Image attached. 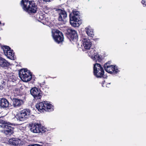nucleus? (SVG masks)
<instances>
[{"instance_id":"nucleus-12","label":"nucleus","mask_w":146,"mask_h":146,"mask_svg":"<svg viewBox=\"0 0 146 146\" xmlns=\"http://www.w3.org/2000/svg\"><path fill=\"white\" fill-rule=\"evenodd\" d=\"M2 48L5 55L7 58L11 59L13 58L14 53L13 52V50H11L9 47L7 46H3Z\"/></svg>"},{"instance_id":"nucleus-10","label":"nucleus","mask_w":146,"mask_h":146,"mask_svg":"<svg viewBox=\"0 0 146 146\" xmlns=\"http://www.w3.org/2000/svg\"><path fill=\"white\" fill-rule=\"evenodd\" d=\"M53 36L55 41L58 43H60L64 40L62 33L58 30H56L53 34Z\"/></svg>"},{"instance_id":"nucleus-25","label":"nucleus","mask_w":146,"mask_h":146,"mask_svg":"<svg viewBox=\"0 0 146 146\" xmlns=\"http://www.w3.org/2000/svg\"><path fill=\"white\" fill-rule=\"evenodd\" d=\"M13 91L14 93L17 95H19L21 94V90L19 88H17L15 87L13 90Z\"/></svg>"},{"instance_id":"nucleus-8","label":"nucleus","mask_w":146,"mask_h":146,"mask_svg":"<svg viewBox=\"0 0 146 146\" xmlns=\"http://www.w3.org/2000/svg\"><path fill=\"white\" fill-rule=\"evenodd\" d=\"M66 34L70 40L75 42L77 41L78 35L75 30L71 29H68L66 30Z\"/></svg>"},{"instance_id":"nucleus-15","label":"nucleus","mask_w":146,"mask_h":146,"mask_svg":"<svg viewBox=\"0 0 146 146\" xmlns=\"http://www.w3.org/2000/svg\"><path fill=\"white\" fill-rule=\"evenodd\" d=\"M107 68L105 69L107 72L113 74H115L119 71L117 66L115 65H112L110 66H107Z\"/></svg>"},{"instance_id":"nucleus-11","label":"nucleus","mask_w":146,"mask_h":146,"mask_svg":"<svg viewBox=\"0 0 146 146\" xmlns=\"http://www.w3.org/2000/svg\"><path fill=\"white\" fill-rule=\"evenodd\" d=\"M56 11L58 14V21L61 22H64L65 20L67 17L66 12L64 9H56Z\"/></svg>"},{"instance_id":"nucleus-2","label":"nucleus","mask_w":146,"mask_h":146,"mask_svg":"<svg viewBox=\"0 0 146 146\" xmlns=\"http://www.w3.org/2000/svg\"><path fill=\"white\" fill-rule=\"evenodd\" d=\"M36 108L40 113L45 111H51L54 110L53 106L47 101H43L37 103L35 105Z\"/></svg>"},{"instance_id":"nucleus-14","label":"nucleus","mask_w":146,"mask_h":146,"mask_svg":"<svg viewBox=\"0 0 146 146\" xmlns=\"http://www.w3.org/2000/svg\"><path fill=\"white\" fill-rule=\"evenodd\" d=\"M11 99L12 102V106L15 108L21 107L23 104L24 102L22 100L16 98H11Z\"/></svg>"},{"instance_id":"nucleus-1","label":"nucleus","mask_w":146,"mask_h":146,"mask_svg":"<svg viewBox=\"0 0 146 146\" xmlns=\"http://www.w3.org/2000/svg\"><path fill=\"white\" fill-rule=\"evenodd\" d=\"M20 5L23 10L29 15L36 13L38 7L35 1L33 0H21Z\"/></svg>"},{"instance_id":"nucleus-17","label":"nucleus","mask_w":146,"mask_h":146,"mask_svg":"<svg viewBox=\"0 0 146 146\" xmlns=\"http://www.w3.org/2000/svg\"><path fill=\"white\" fill-rule=\"evenodd\" d=\"M70 22L72 26L76 27H77L78 17L70 14L69 15Z\"/></svg>"},{"instance_id":"nucleus-33","label":"nucleus","mask_w":146,"mask_h":146,"mask_svg":"<svg viewBox=\"0 0 146 146\" xmlns=\"http://www.w3.org/2000/svg\"><path fill=\"white\" fill-rule=\"evenodd\" d=\"M3 46H2L1 44H0V48H1V49H2V47Z\"/></svg>"},{"instance_id":"nucleus-20","label":"nucleus","mask_w":146,"mask_h":146,"mask_svg":"<svg viewBox=\"0 0 146 146\" xmlns=\"http://www.w3.org/2000/svg\"><path fill=\"white\" fill-rule=\"evenodd\" d=\"M9 63L2 57H0V65L3 67H7L9 65Z\"/></svg>"},{"instance_id":"nucleus-22","label":"nucleus","mask_w":146,"mask_h":146,"mask_svg":"<svg viewBox=\"0 0 146 146\" xmlns=\"http://www.w3.org/2000/svg\"><path fill=\"white\" fill-rule=\"evenodd\" d=\"M86 32L88 35L91 37H93L94 35L92 29H90L87 28H86Z\"/></svg>"},{"instance_id":"nucleus-21","label":"nucleus","mask_w":146,"mask_h":146,"mask_svg":"<svg viewBox=\"0 0 146 146\" xmlns=\"http://www.w3.org/2000/svg\"><path fill=\"white\" fill-rule=\"evenodd\" d=\"M7 123V121L3 120V117H0V124H1L0 126L1 127L3 128L5 125H6L7 124H8Z\"/></svg>"},{"instance_id":"nucleus-26","label":"nucleus","mask_w":146,"mask_h":146,"mask_svg":"<svg viewBox=\"0 0 146 146\" xmlns=\"http://www.w3.org/2000/svg\"><path fill=\"white\" fill-rule=\"evenodd\" d=\"M42 90L44 91L45 92L47 91L49 88V87L48 86H46L45 85L43 84L42 86Z\"/></svg>"},{"instance_id":"nucleus-29","label":"nucleus","mask_w":146,"mask_h":146,"mask_svg":"<svg viewBox=\"0 0 146 146\" xmlns=\"http://www.w3.org/2000/svg\"><path fill=\"white\" fill-rule=\"evenodd\" d=\"M141 3L144 7L146 6V0H142Z\"/></svg>"},{"instance_id":"nucleus-6","label":"nucleus","mask_w":146,"mask_h":146,"mask_svg":"<svg viewBox=\"0 0 146 146\" xmlns=\"http://www.w3.org/2000/svg\"><path fill=\"white\" fill-rule=\"evenodd\" d=\"M44 129L43 126L40 123L35 122L30 125V130L33 133H44L46 131Z\"/></svg>"},{"instance_id":"nucleus-28","label":"nucleus","mask_w":146,"mask_h":146,"mask_svg":"<svg viewBox=\"0 0 146 146\" xmlns=\"http://www.w3.org/2000/svg\"><path fill=\"white\" fill-rule=\"evenodd\" d=\"M72 15H74L76 17H79V15L78 14V12L77 11H73L72 12Z\"/></svg>"},{"instance_id":"nucleus-30","label":"nucleus","mask_w":146,"mask_h":146,"mask_svg":"<svg viewBox=\"0 0 146 146\" xmlns=\"http://www.w3.org/2000/svg\"><path fill=\"white\" fill-rule=\"evenodd\" d=\"M4 88V86L3 85H0V90H3Z\"/></svg>"},{"instance_id":"nucleus-34","label":"nucleus","mask_w":146,"mask_h":146,"mask_svg":"<svg viewBox=\"0 0 146 146\" xmlns=\"http://www.w3.org/2000/svg\"><path fill=\"white\" fill-rule=\"evenodd\" d=\"M1 24V22L0 21V24Z\"/></svg>"},{"instance_id":"nucleus-32","label":"nucleus","mask_w":146,"mask_h":146,"mask_svg":"<svg viewBox=\"0 0 146 146\" xmlns=\"http://www.w3.org/2000/svg\"><path fill=\"white\" fill-rule=\"evenodd\" d=\"M9 82H12V83H13L14 81L13 80H9Z\"/></svg>"},{"instance_id":"nucleus-18","label":"nucleus","mask_w":146,"mask_h":146,"mask_svg":"<svg viewBox=\"0 0 146 146\" xmlns=\"http://www.w3.org/2000/svg\"><path fill=\"white\" fill-rule=\"evenodd\" d=\"M82 44L84 48L86 50L90 49L92 43L90 39L83 38L82 40Z\"/></svg>"},{"instance_id":"nucleus-7","label":"nucleus","mask_w":146,"mask_h":146,"mask_svg":"<svg viewBox=\"0 0 146 146\" xmlns=\"http://www.w3.org/2000/svg\"><path fill=\"white\" fill-rule=\"evenodd\" d=\"M88 54L90 56L95 62H100L103 59L102 56L99 55L97 52L95 53V50L94 48H90L88 49Z\"/></svg>"},{"instance_id":"nucleus-27","label":"nucleus","mask_w":146,"mask_h":146,"mask_svg":"<svg viewBox=\"0 0 146 146\" xmlns=\"http://www.w3.org/2000/svg\"><path fill=\"white\" fill-rule=\"evenodd\" d=\"M110 64L111 62L110 61H108V62H106L104 65V69L107 68L106 66L109 67L111 66V65Z\"/></svg>"},{"instance_id":"nucleus-13","label":"nucleus","mask_w":146,"mask_h":146,"mask_svg":"<svg viewBox=\"0 0 146 146\" xmlns=\"http://www.w3.org/2000/svg\"><path fill=\"white\" fill-rule=\"evenodd\" d=\"M4 126L3 128L4 129L2 130L1 132L4 133L6 135L10 136L14 133V127L8 124L5 125Z\"/></svg>"},{"instance_id":"nucleus-3","label":"nucleus","mask_w":146,"mask_h":146,"mask_svg":"<svg viewBox=\"0 0 146 146\" xmlns=\"http://www.w3.org/2000/svg\"><path fill=\"white\" fill-rule=\"evenodd\" d=\"M104 70L102 65L96 63L94 64L93 67V74L97 78H106L107 76L104 74Z\"/></svg>"},{"instance_id":"nucleus-16","label":"nucleus","mask_w":146,"mask_h":146,"mask_svg":"<svg viewBox=\"0 0 146 146\" xmlns=\"http://www.w3.org/2000/svg\"><path fill=\"white\" fill-rule=\"evenodd\" d=\"M9 143L13 146H21L22 141L19 139L16 138H12L9 139Z\"/></svg>"},{"instance_id":"nucleus-23","label":"nucleus","mask_w":146,"mask_h":146,"mask_svg":"<svg viewBox=\"0 0 146 146\" xmlns=\"http://www.w3.org/2000/svg\"><path fill=\"white\" fill-rule=\"evenodd\" d=\"M45 15L42 14L40 15L39 14L37 15V18L38 19V21L41 23H42V21H43L45 18Z\"/></svg>"},{"instance_id":"nucleus-19","label":"nucleus","mask_w":146,"mask_h":146,"mask_svg":"<svg viewBox=\"0 0 146 146\" xmlns=\"http://www.w3.org/2000/svg\"><path fill=\"white\" fill-rule=\"evenodd\" d=\"M8 100L5 98H2L0 100V106L3 108H7L11 106Z\"/></svg>"},{"instance_id":"nucleus-5","label":"nucleus","mask_w":146,"mask_h":146,"mask_svg":"<svg viewBox=\"0 0 146 146\" xmlns=\"http://www.w3.org/2000/svg\"><path fill=\"white\" fill-rule=\"evenodd\" d=\"M19 75L21 80L25 82L30 81L32 78V73L27 68L21 69L19 70Z\"/></svg>"},{"instance_id":"nucleus-4","label":"nucleus","mask_w":146,"mask_h":146,"mask_svg":"<svg viewBox=\"0 0 146 146\" xmlns=\"http://www.w3.org/2000/svg\"><path fill=\"white\" fill-rule=\"evenodd\" d=\"M31 114V111L28 108H25L17 114L16 117L18 120L23 121L27 119Z\"/></svg>"},{"instance_id":"nucleus-31","label":"nucleus","mask_w":146,"mask_h":146,"mask_svg":"<svg viewBox=\"0 0 146 146\" xmlns=\"http://www.w3.org/2000/svg\"><path fill=\"white\" fill-rule=\"evenodd\" d=\"M28 146H37V144L29 145Z\"/></svg>"},{"instance_id":"nucleus-24","label":"nucleus","mask_w":146,"mask_h":146,"mask_svg":"<svg viewBox=\"0 0 146 146\" xmlns=\"http://www.w3.org/2000/svg\"><path fill=\"white\" fill-rule=\"evenodd\" d=\"M50 23V19L48 17L44 18L43 21H42L43 24L44 25H48Z\"/></svg>"},{"instance_id":"nucleus-9","label":"nucleus","mask_w":146,"mask_h":146,"mask_svg":"<svg viewBox=\"0 0 146 146\" xmlns=\"http://www.w3.org/2000/svg\"><path fill=\"white\" fill-rule=\"evenodd\" d=\"M30 93L36 100L40 99L42 97L41 90L36 87L32 88L30 90Z\"/></svg>"}]
</instances>
